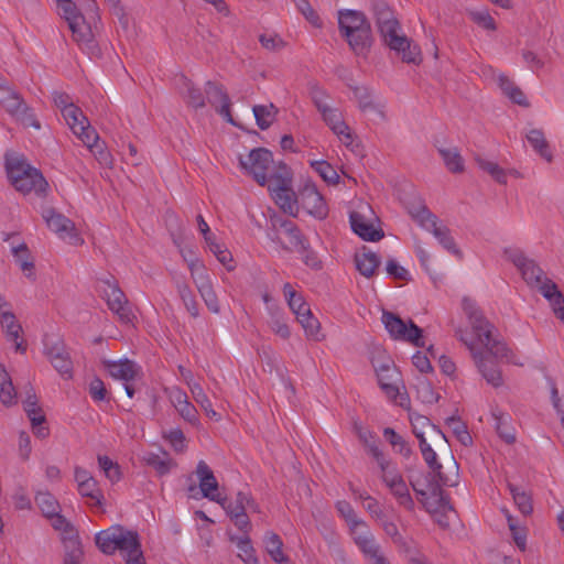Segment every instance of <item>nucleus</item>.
Instances as JSON below:
<instances>
[{
    "label": "nucleus",
    "instance_id": "obj_49",
    "mask_svg": "<svg viewBox=\"0 0 564 564\" xmlns=\"http://www.w3.org/2000/svg\"><path fill=\"white\" fill-rule=\"evenodd\" d=\"M373 13L378 29L399 21L393 10L383 1L373 6Z\"/></svg>",
    "mask_w": 564,
    "mask_h": 564
},
{
    "label": "nucleus",
    "instance_id": "obj_13",
    "mask_svg": "<svg viewBox=\"0 0 564 564\" xmlns=\"http://www.w3.org/2000/svg\"><path fill=\"white\" fill-rule=\"evenodd\" d=\"M104 283L107 285V289L104 290V294L109 310L113 312L122 323H132L134 314L129 306L127 296L119 288L118 282L111 278L104 280Z\"/></svg>",
    "mask_w": 564,
    "mask_h": 564
},
{
    "label": "nucleus",
    "instance_id": "obj_55",
    "mask_svg": "<svg viewBox=\"0 0 564 564\" xmlns=\"http://www.w3.org/2000/svg\"><path fill=\"white\" fill-rule=\"evenodd\" d=\"M336 509L340 516L348 522L350 530L356 527H366V523L358 519L354 508L346 500L337 501Z\"/></svg>",
    "mask_w": 564,
    "mask_h": 564
},
{
    "label": "nucleus",
    "instance_id": "obj_14",
    "mask_svg": "<svg viewBox=\"0 0 564 564\" xmlns=\"http://www.w3.org/2000/svg\"><path fill=\"white\" fill-rule=\"evenodd\" d=\"M508 259L518 268L523 280L532 288L540 285V282L546 276L543 270L532 259L525 257V254L519 249L506 250Z\"/></svg>",
    "mask_w": 564,
    "mask_h": 564
},
{
    "label": "nucleus",
    "instance_id": "obj_24",
    "mask_svg": "<svg viewBox=\"0 0 564 564\" xmlns=\"http://www.w3.org/2000/svg\"><path fill=\"white\" fill-rule=\"evenodd\" d=\"M180 94L188 107L194 109L204 108L206 106L205 94L200 88L184 75L178 78Z\"/></svg>",
    "mask_w": 564,
    "mask_h": 564
},
{
    "label": "nucleus",
    "instance_id": "obj_26",
    "mask_svg": "<svg viewBox=\"0 0 564 564\" xmlns=\"http://www.w3.org/2000/svg\"><path fill=\"white\" fill-rule=\"evenodd\" d=\"M355 263L361 275L372 278L381 264V259L369 248L362 247V249L355 254Z\"/></svg>",
    "mask_w": 564,
    "mask_h": 564
},
{
    "label": "nucleus",
    "instance_id": "obj_60",
    "mask_svg": "<svg viewBox=\"0 0 564 564\" xmlns=\"http://www.w3.org/2000/svg\"><path fill=\"white\" fill-rule=\"evenodd\" d=\"M78 491L83 497H87L94 500L96 505H101V499L104 496L95 478L79 485Z\"/></svg>",
    "mask_w": 564,
    "mask_h": 564
},
{
    "label": "nucleus",
    "instance_id": "obj_52",
    "mask_svg": "<svg viewBox=\"0 0 564 564\" xmlns=\"http://www.w3.org/2000/svg\"><path fill=\"white\" fill-rule=\"evenodd\" d=\"M232 542H236L238 549L243 553L239 554V557L246 563V564H258L259 560L254 554V549L251 544V540L249 535H243L240 538H231Z\"/></svg>",
    "mask_w": 564,
    "mask_h": 564
},
{
    "label": "nucleus",
    "instance_id": "obj_62",
    "mask_svg": "<svg viewBox=\"0 0 564 564\" xmlns=\"http://www.w3.org/2000/svg\"><path fill=\"white\" fill-rule=\"evenodd\" d=\"M281 226L284 228L285 232L290 237L291 245L297 250L299 248L303 247L307 240L302 235L299 227L292 223L291 220H284Z\"/></svg>",
    "mask_w": 564,
    "mask_h": 564
},
{
    "label": "nucleus",
    "instance_id": "obj_22",
    "mask_svg": "<svg viewBox=\"0 0 564 564\" xmlns=\"http://www.w3.org/2000/svg\"><path fill=\"white\" fill-rule=\"evenodd\" d=\"M325 123L340 139L345 145L352 143V135L349 127L344 121L343 115L336 108L329 107L325 112L321 113Z\"/></svg>",
    "mask_w": 564,
    "mask_h": 564
},
{
    "label": "nucleus",
    "instance_id": "obj_6",
    "mask_svg": "<svg viewBox=\"0 0 564 564\" xmlns=\"http://www.w3.org/2000/svg\"><path fill=\"white\" fill-rule=\"evenodd\" d=\"M419 446L422 457L430 468V479H440L441 484H444L446 487L456 486L459 479V465L454 456L449 455L444 458L443 463H440L435 451L425 437H421Z\"/></svg>",
    "mask_w": 564,
    "mask_h": 564
},
{
    "label": "nucleus",
    "instance_id": "obj_35",
    "mask_svg": "<svg viewBox=\"0 0 564 564\" xmlns=\"http://www.w3.org/2000/svg\"><path fill=\"white\" fill-rule=\"evenodd\" d=\"M0 401L6 406L17 403V391L6 367L0 364Z\"/></svg>",
    "mask_w": 564,
    "mask_h": 564
},
{
    "label": "nucleus",
    "instance_id": "obj_27",
    "mask_svg": "<svg viewBox=\"0 0 564 564\" xmlns=\"http://www.w3.org/2000/svg\"><path fill=\"white\" fill-rule=\"evenodd\" d=\"M104 365L112 378L123 380L124 382L133 380L137 375V366L129 359L121 361L106 360Z\"/></svg>",
    "mask_w": 564,
    "mask_h": 564
},
{
    "label": "nucleus",
    "instance_id": "obj_9",
    "mask_svg": "<svg viewBox=\"0 0 564 564\" xmlns=\"http://www.w3.org/2000/svg\"><path fill=\"white\" fill-rule=\"evenodd\" d=\"M382 323L393 339L409 341L416 347L425 346L422 329L412 319L405 322L398 314L383 311Z\"/></svg>",
    "mask_w": 564,
    "mask_h": 564
},
{
    "label": "nucleus",
    "instance_id": "obj_3",
    "mask_svg": "<svg viewBox=\"0 0 564 564\" xmlns=\"http://www.w3.org/2000/svg\"><path fill=\"white\" fill-rule=\"evenodd\" d=\"M86 11L89 13L91 22H88L79 10L64 17V19L72 31L73 40L77 43L80 50L95 55L99 52L95 40V30L97 29V23L100 22L97 2L95 0H87Z\"/></svg>",
    "mask_w": 564,
    "mask_h": 564
},
{
    "label": "nucleus",
    "instance_id": "obj_1",
    "mask_svg": "<svg viewBox=\"0 0 564 564\" xmlns=\"http://www.w3.org/2000/svg\"><path fill=\"white\" fill-rule=\"evenodd\" d=\"M462 305L475 335L485 346V349L477 350L473 343L467 341L462 332L459 339L470 350L473 359L484 379L495 388L501 387L503 378L497 362L520 364L516 361L513 352L505 343L492 338L494 325L484 316L476 302L469 297H464Z\"/></svg>",
    "mask_w": 564,
    "mask_h": 564
},
{
    "label": "nucleus",
    "instance_id": "obj_39",
    "mask_svg": "<svg viewBox=\"0 0 564 564\" xmlns=\"http://www.w3.org/2000/svg\"><path fill=\"white\" fill-rule=\"evenodd\" d=\"M176 289L186 311L192 317L197 318L199 316V307L189 285L184 281H178Z\"/></svg>",
    "mask_w": 564,
    "mask_h": 564
},
{
    "label": "nucleus",
    "instance_id": "obj_42",
    "mask_svg": "<svg viewBox=\"0 0 564 564\" xmlns=\"http://www.w3.org/2000/svg\"><path fill=\"white\" fill-rule=\"evenodd\" d=\"M187 267L189 269L193 282L197 289L212 282L205 264L198 258L192 257L188 259Z\"/></svg>",
    "mask_w": 564,
    "mask_h": 564
},
{
    "label": "nucleus",
    "instance_id": "obj_18",
    "mask_svg": "<svg viewBox=\"0 0 564 564\" xmlns=\"http://www.w3.org/2000/svg\"><path fill=\"white\" fill-rule=\"evenodd\" d=\"M302 207L312 216L318 219L327 217L328 207L314 184H306L299 194Z\"/></svg>",
    "mask_w": 564,
    "mask_h": 564
},
{
    "label": "nucleus",
    "instance_id": "obj_54",
    "mask_svg": "<svg viewBox=\"0 0 564 564\" xmlns=\"http://www.w3.org/2000/svg\"><path fill=\"white\" fill-rule=\"evenodd\" d=\"M197 291L200 294L207 308L212 313L218 314L220 312V305H219L218 296L213 288V283L209 282L205 285H202L200 288L197 289Z\"/></svg>",
    "mask_w": 564,
    "mask_h": 564
},
{
    "label": "nucleus",
    "instance_id": "obj_29",
    "mask_svg": "<svg viewBox=\"0 0 564 564\" xmlns=\"http://www.w3.org/2000/svg\"><path fill=\"white\" fill-rule=\"evenodd\" d=\"M370 23L367 17L360 12L355 10H345L339 11L338 17V28L340 34L346 32H351L360 26Z\"/></svg>",
    "mask_w": 564,
    "mask_h": 564
},
{
    "label": "nucleus",
    "instance_id": "obj_61",
    "mask_svg": "<svg viewBox=\"0 0 564 564\" xmlns=\"http://www.w3.org/2000/svg\"><path fill=\"white\" fill-rule=\"evenodd\" d=\"M250 494L239 491L234 501H228L225 496V505H220L226 512H247Z\"/></svg>",
    "mask_w": 564,
    "mask_h": 564
},
{
    "label": "nucleus",
    "instance_id": "obj_46",
    "mask_svg": "<svg viewBox=\"0 0 564 564\" xmlns=\"http://www.w3.org/2000/svg\"><path fill=\"white\" fill-rule=\"evenodd\" d=\"M35 503L47 518L57 516V512L61 509L58 501L50 492H39L35 496Z\"/></svg>",
    "mask_w": 564,
    "mask_h": 564
},
{
    "label": "nucleus",
    "instance_id": "obj_40",
    "mask_svg": "<svg viewBox=\"0 0 564 564\" xmlns=\"http://www.w3.org/2000/svg\"><path fill=\"white\" fill-rule=\"evenodd\" d=\"M508 488L510 490V494L512 495L513 501L516 506L518 507L519 511L523 516H529L533 511V503H532V497L529 492L525 490H522L521 488L514 486L511 482H508Z\"/></svg>",
    "mask_w": 564,
    "mask_h": 564
},
{
    "label": "nucleus",
    "instance_id": "obj_16",
    "mask_svg": "<svg viewBox=\"0 0 564 564\" xmlns=\"http://www.w3.org/2000/svg\"><path fill=\"white\" fill-rule=\"evenodd\" d=\"M205 95L216 111L228 123L236 126V121L230 111L231 101L225 87L217 82L208 80L205 85Z\"/></svg>",
    "mask_w": 564,
    "mask_h": 564
},
{
    "label": "nucleus",
    "instance_id": "obj_21",
    "mask_svg": "<svg viewBox=\"0 0 564 564\" xmlns=\"http://www.w3.org/2000/svg\"><path fill=\"white\" fill-rule=\"evenodd\" d=\"M47 227L61 237H76L75 224L54 208H47L43 213Z\"/></svg>",
    "mask_w": 564,
    "mask_h": 564
},
{
    "label": "nucleus",
    "instance_id": "obj_37",
    "mask_svg": "<svg viewBox=\"0 0 564 564\" xmlns=\"http://www.w3.org/2000/svg\"><path fill=\"white\" fill-rule=\"evenodd\" d=\"M440 155L442 156L445 166L452 173H462L465 170L464 159L457 148H438Z\"/></svg>",
    "mask_w": 564,
    "mask_h": 564
},
{
    "label": "nucleus",
    "instance_id": "obj_10",
    "mask_svg": "<svg viewBox=\"0 0 564 564\" xmlns=\"http://www.w3.org/2000/svg\"><path fill=\"white\" fill-rule=\"evenodd\" d=\"M43 352L54 369L64 378L72 379L74 366L64 339L57 335L46 334L43 338Z\"/></svg>",
    "mask_w": 564,
    "mask_h": 564
},
{
    "label": "nucleus",
    "instance_id": "obj_28",
    "mask_svg": "<svg viewBox=\"0 0 564 564\" xmlns=\"http://www.w3.org/2000/svg\"><path fill=\"white\" fill-rule=\"evenodd\" d=\"M445 486L444 484H441L440 479H430L427 481V487L430 490V499L433 498L434 501H430V510H451L453 511L454 508L451 505L448 495L442 489V487Z\"/></svg>",
    "mask_w": 564,
    "mask_h": 564
},
{
    "label": "nucleus",
    "instance_id": "obj_48",
    "mask_svg": "<svg viewBox=\"0 0 564 564\" xmlns=\"http://www.w3.org/2000/svg\"><path fill=\"white\" fill-rule=\"evenodd\" d=\"M268 326L278 336L283 339H288L291 335L290 328L285 323L283 313L279 310L270 311V318L268 319Z\"/></svg>",
    "mask_w": 564,
    "mask_h": 564
},
{
    "label": "nucleus",
    "instance_id": "obj_31",
    "mask_svg": "<svg viewBox=\"0 0 564 564\" xmlns=\"http://www.w3.org/2000/svg\"><path fill=\"white\" fill-rule=\"evenodd\" d=\"M263 543L271 558L279 564H290V557L282 551L283 541L279 534L269 531L265 533Z\"/></svg>",
    "mask_w": 564,
    "mask_h": 564
},
{
    "label": "nucleus",
    "instance_id": "obj_17",
    "mask_svg": "<svg viewBox=\"0 0 564 564\" xmlns=\"http://www.w3.org/2000/svg\"><path fill=\"white\" fill-rule=\"evenodd\" d=\"M195 473L199 481L198 487L203 497L219 505H225V496H221L218 492V481L214 475V471L205 460L198 462Z\"/></svg>",
    "mask_w": 564,
    "mask_h": 564
},
{
    "label": "nucleus",
    "instance_id": "obj_32",
    "mask_svg": "<svg viewBox=\"0 0 564 564\" xmlns=\"http://www.w3.org/2000/svg\"><path fill=\"white\" fill-rule=\"evenodd\" d=\"M12 254L20 265V269L24 273V275L29 279H34V260L31 256V252L26 246V243L22 242L18 246L12 247Z\"/></svg>",
    "mask_w": 564,
    "mask_h": 564
},
{
    "label": "nucleus",
    "instance_id": "obj_20",
    "mask_svg": "<svg viewBox=\"0 0 564 564\" xmlns=\"http://www.w3.org/2000/svg\"><path fill=\"white\" fill-rule=\"evenodd\" d=\"M341 35L357 55H365L369 52L372 45V31L370 23L351 32L343 33Z\"/></svg>",
    "mask_w": 564,
    "mask_h": 564
},
{
    "label": "nucleus",
    "instance_id": "obj_51",
    "mask_svg": "<svg viewBox=\"0 0 564 564\" xmlns=\"http://www.w3.org/2000/svg\"><path fill=\"white\" fill-rule=\"evenodd\" d=\"M376 462L381 469V479L387 487L391 484L395 485L397 481L403 479L402 475L391 465V462L386 458L384 454H382V460L379 458Z\"/></svg>",
    "mask_w": 564,
    "mask_h": 564
},
{
    "label": "nucleus",
    "instance_id": "obj_33",
    "mask_svg": "<svg viewBox=\"0 0 564 564\" xmlns=\"http://www.w3.org/2000/svg\"><path fill=\"white\" fill-rule=\"evenodd\" d=\"M525 137L530 145L541 158L547 162L552 161L553 155L550 150V144L541 129H531Z\"/></svg>",
    "mask_w": 564,
    "mask_h": 564
},
{
    "label": "nucleus",
    "instance_id": "obj_34",
    "mask_svg": "<svg viewBox=\"0 0 564 564\" xmlns=\"http://www.w3.org/2000/svg\"><path fill=\"white\" fill-rule=\"evenodd\" d=\"M383 436L392 446L393 451L400 454L403 458L409 459L413 455V449L409 442L392 427H386L383 430Z\"/></svg>",
    "mask_w": 564,
    "mask_h": 564
},
{
    "label": "nucleus",
    "instance_id": "obj_59",
    "mask_svg": "<svg viewBox=\"0 0 564 564\" xmlns=\"http://www.w3.org/2000/svg\"><path fill=\"white\" fill-rule=\"evenodd\" d=\"M22 403L23 409L30 421H32V417H37V415H44L42 408L39 405L36 394L32 387L28 389L26 397Z\"/></svg>",
    "mask_w": 564,
    "mask_h": 564
},
{
    "label": "nucleus",
    "instance_id": "obj_53",
    "mask_svg": "<svg viewBox=\"0 0 564 564\" xmlns=\"http://www.w3.org/2000/svg\"><path fill=\"white\" fill-rule=\"evenodd\" d=\"M311 166L316 173L330 185H336L339 182V175L336 170L326 161H312Z\"/></svg>",
    "mask_w": 564,
    "mask_h": 564
},
{
    "label": "nucleus",
    "instance_id": "obj_7",
    "mask_svg": "<svg viewBox=\"0 0 564 564\" xmlns=\"http://www.w3.org/2000/svg\"><path fill=\"white\" fill-rule=\"evenodd\" d=\"M0 104L4 110L24 127L40 129L41 124L23 97L0 75Z\"/></svg>",
    "mask_w": 564,
    "mask_h": 564
},
{
    "label": "nucleus",
    "instance_id": "obj_36",
    "mask_svg": "<svg viewBox=\"0 0 564 564\" xmlns=\"http://www.w3.org/2000/svg\"><path fill=\"white\" fill-rule=\"evenodd\" d=\"M257 126L261 130H267L275 120L278 108L273 104L256 105L252 108Z\"/></svg>",
    "mask_w": 564,
    "mask_h": 564
},
{
    "label": "nucleus",
    "instance_id": "obj_11",
    "mask_svg": "<svg viewBox=\"0 0 564 564\" xmlns=\"http://www.w3.org/2000/svg\"><path fill=\"white\" fill-rule=\"evenodd\" d=\"M240 166L260 185L264 186L270 178L268 172L273 164L271 151L264 148H257L249 152L245 158L239 156Z\"/></svg>",
    "mask_w": 564,
    "mask_h": 564
},
{
    "label": "nucleus",
    "instance_id": "obj_23",
    "mask_svg": "<svg viewBox=\"0 0 564 564\" xmlns=\"http://www.w3.org/2000/svg\"><path fill=\"white\" fill-rule=\"evenodd\" d=\"M534 288L550 302L556 317L564 322V296L557 285L549 278H545L540 282V285Z\"/></svg>",
    "mask_w": 564,
    "mask_h": 564
},
{
    "label": "nucleus",
    "instance_id": "obj_43",
    "mask_svg": "<svg viewBox=\"0 0 564 564\" xmlns=\"http://www.w3.org/2000/svg\"><path fill=\"white\" fill-rule=\"evenodd\" d=\"M0 325L6 332L8 340L17 341L23 333L21 324L17 321L14 313H2Z\"/></svg>",
    "mask_w": 564,
    "mask_h": 564
},
{
    "label": "nucleus",
    "instance_id": "obj_47",
    "mask_svg": "<svg viewBox=\"0 0 564 564\" xmlns=\"http://www.w3.org/2000/svg\"><path fill=\"white\" fill-rule=\"evenodd\" d=\"M508 522L509 530L516 545L521 550H525L527 545V530L524 527L519 525L518 520L513 518L507 509L502 510Z\"/></svg>",
    "mask_w": 564,
    "mask_h": 564
},
{
    "label": "nucleus",
    "instance_id": "obj_15",
    "mask_svg": "<svg viewBox=\"0 0 564 564\" xmlns=\"http://www.w3.org/2000/svg\"><path fill=\"white\" fill-rule=\"evenodd\" d=\"M376 370L380 388L391 400L401 397L397 382L399 381V372L390 358H384L381 362L376 359L371 360Z\"/></svg>",
    "mask_w": 564,
    "mask_h": 564
},
{
    "label": "nucleus",
    "instance_id": "obj_25",
    "mask_svg": "<svg viewBox=\"0 0 564 564\" xmlns=\"http://www.w3.org/2000/svg\"><path fill=\"white\" fill-rule=\"evenodd\" d=\"M354 536L355 543L358 545L360 551L369 557L371 561L380 556V547L376 543L373 535L366 527H356L350 530Z\"/></svg>",
    "mask_w": 564,
    "mask_h": 564
},
{
    "label": "nucleus",
    "instance_id": "obj_64",
    "mask_svg": "<svg viewBox=\"0 0 564 564\" xmlns=\"http://www.w3.org/2000/svg\"><path fill=\"white\" fill-rule=\"evenodd\" d=\"M354 95L362 111L373 110L376 108L372 94L368 87H355Z\"/></svg>",
    "mask_w": 564,
    "mask_h": 564
},
{
    "label": "nucleus",
    "instance_id": "obj_63",
    "mask_svg": "<svg viewBox=\"0 0 564 564\" xmlns=\"http://www.w3.org/2000/svg\"><path fill=\"white\" fill-rule=\"evenodd\" d=\"M410 485L414 492L417 496V499L426 508V510H430V490L427 487V479L425 484L421 481L420 479H413L411 476L409 477Z\"/></svg>",
    "mask_w": 564,
    "mask_h": 564
},
{
    "label": "nucleus",
    "instance_id": "obj_30",
    "mask_svg": "<svg viewBox=\"0 0 564 564\" xmlns=\"http://www.w3.org/2000/svg\"><path fill=\"white\" fill-rule=\"evenodd\" d=\"M410 421L413 434L419 440V443L421 442V437H425V433H427L431 437L432 433H435L445 442H447V438L444 435V433L436 425H434L429 417L415 414L410 416Z\"/></svg>",
    "mask_w": 564,
    "mask_h": 564
},
{
    "label": "nucleus",
    "instance_id": "obj_4",
    "mask_svg": "<svg viewBox=\"0 0 564 564\" xmlns=\"http://www.w3.org/2000/svg\"><path fill=\"white\" fill-rule=\"evenodd\" d=\"M7 173L17 191L23 194L34 192L39 196L46 195L48 183L40 170L31 166L24 160L9 161Z\"/></svg>",
    "mask_w": 564,
    "mask_h": 564
},
{
    "label": "nucleus",
    "instance_id": "obj_57",
    "mask_svg": "<svg viewBox=\"0 0 564 564\" xmlns=\"http://www.w3.org/2000/svg\"><path fill=\"white\" fill-rule=\"evenodd\" d=\"M350 489H351V491H352V494H354V496H355L356 498L364 499V500L366 501V503H365V509H366V510H367V511H368V512H369V513H370L375 519H377V520H381V519H383V518L386 517V516H384V513H383V511H382V509L380 508L379 502H378L375 498H372V497L368 496L366 492H360V491H358V490L354 489V487H352V485H351V484H350Z\"/></svg>",
    "mask_w": 564,
    "mask_h": 564
},
{
    "label": "nucleus",
    "instance_id": "obj_56",
    "mask_svg": "<svg viewBox=\"0 0 564 564\" xmlns=\"http://www.w3.org/2000/svg\"><path fill=\"white\" fill-rule=\"evenodd\" d=\"M476 162H477L478 166L482 171L487 172L495 181H497L500 184L507 183V173L497 163L487 161L481 158H477Z\"/></svg>",
    "mask_w": 564,
    "mask_h": 564
},
{
    "label": "nucleus",
    "instance_id": "obj_8",
    "mask_svg": "<svg viewBox=\"0 0 564 564\" xmlns=\"http://www.w3.org/2000/svg\"><path fill=\"white\" fill-rule=\"evenodd\" d=\"M292 174L289 166L281 162L270 176L269 189L272 191L275 203L291 215L297 209L296 195L291 188Z\"/></svg>",
    "mask_w": 564,
    "mask_h": 564
},
{
    "label": "nucleus",
    "instance_id": "obj_19",
    "mask_svg": "<svg viewBox=\"0 0 564 564\" xmlns=\"http://www.w3.org/2000/svg\"><path fill=\"white\" fill-rule=\"evenodd\" d=\"M350 226L355 234L366 241H379L384 237L382 229H377L360 212H351Z\"/></svg>",
    "mask_w": 564,
    "mask_h": 564
},
{
    "label": "nucleus",
    "instance_id": "obj_5",
    "mask_svg": "<svg viewBox=\"0 0 564 564\" xmlns=\"http://www.w3.org/2000/svg\"><path fill=\"white\" fill-rule=\"evenodd\" d=\"M380 37L383 43L401 57L402 62L408 64H420L422 62V54L420 46L412 42L405 34L402 33L400 22H394L378 29Z\"/></svg>",
    "mask_w": 564,
    "mask_h": 564
},
{
    "label": "nucleus",
    "instance_id": "obj_50",
    "mask_svg": "<svg viewBox=\"0 0 564 564\" xmlns=\"http://www.w3.org/2000/svg\"><path fill=\"white\" fill-rule=\"evenodd\" d=\"M63 117L74 133L83 130L84 124L88 120L83 113L82 109L77 106L67 107L63 113Z\"/></svg>",
    "mask_w": 564,
    "mask_h": 564
},
{
    "label": "nucleus",
    "instance_id": "obj_2",
    "mask_svg": "<svg viewBox=\"0 0 564 564\" xmlns=\"http://www.w3.org/2000/svg\"><path fill=\"white\" fill-rule=\"evenodd\" d=\"M95 542L104 554L111 555L118 550L126 553L127 564H145L139 534L135 531L112 525L98 532Z\"/></svg>",
    "mask_w": 564,
    "mask_h": 564
},
{
    "label": "nucleus",
    "instance_id": "obj_12",
    "mask_svg": "<svg viewBox=\"0 0 564 564\" xmlns=\"http://www.w3.org/2000/svg\"><path fill=\"white\" fill-rule=\"evenodd\" d=\"M411 216L431 230L444 249L453 254L460 256V250L457 248L449 228L438 226V218L425 205H420L415 213L411 212Z\"/></svg>",
    "mask_w": 564,
    "mask_h": 564
},
{
    "label": "nucleus",
    "instance_id": "obj_44",
    "mask_svg": "<svg viewBox=\"0 0 564 564\" xmlns=\"http://www.w3.org/2000/svg\"><path fill=\"white\" fill-rule=\"evenodd\" d=\"M64 564H80L84 552L78 536H69L64 541Z\"/></svg>",
    "mask_w": 564,
    "mask_h": 564
},
{
    "label": "nucleus",
    "instance_id": "obj_58",
    "mask_svg": "<svg viewBox=\"0 0 564 564\" xmlns=\"http://www.w3.org/2000/svg\"><path fill=\"white\" fill-rule=\"evenodd\" d=\"M358 437L360 442L365 445L368 453L375 458V459H381L382 460V451L378 447L376 435L370 431H364L362 429L358 430Z\"/></svg>",
    "mask_w": 564,
    "mask_h": 564
},
{
    "label": "nucleus",
    "instance_id": "obj_45",
    "mask_svg": "<svg viewBox=\"0 0 564 564\" xmlns=\"http://www.w3.org/2000/svg\"><path fill=\"white\" fill-rule=\"evenodd\" d=\"M445 423L464 446H468L473 443V438L467 430V425L462 421L459 416H449L445 420Z\"/></svg>",
    "mask_w": 564,
    "mask_h": 564
},
{
    "label": "nucleus",
    "instance_id": "obj_38",
    "mask_svg": "<svg viewBox=\"0 0 564 564\" xmlns=\"http://www.w3.org/2000/svg\"><path fill=\"white\" fill-rule=\"evenodd\" d=\"M391 495L395 498L399 506L403 507L408 511H413L415 508V503L410 495L406 482L403 479L395 482V485L391 484L389 487Z\"/></svg>",
    "mask_w": 564,
    "mask_h": 564
},
{
    "label": "nucleus",
    "instance_id": "obj_41",
    "mask_svg": "<svg viewBox=\"0 0 564 564\" xmlns=\"http://www.w3.org/2000/svg\"><path fill=\"white\" fill-rule=\"evenodd\" d=\"M189 390L193 394L194 400L202 406L206 415L215 421L220 420V415L213 409L212 402L205 393L202 386L197 382L189 384Z\"/></svg>",
    "mask_w": 564,
    "mask_h": 564
}]
</instances>
